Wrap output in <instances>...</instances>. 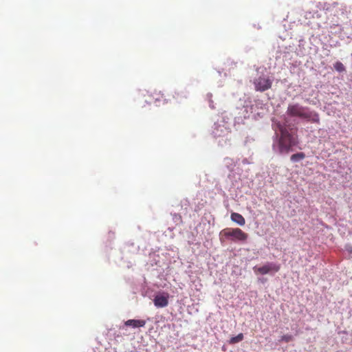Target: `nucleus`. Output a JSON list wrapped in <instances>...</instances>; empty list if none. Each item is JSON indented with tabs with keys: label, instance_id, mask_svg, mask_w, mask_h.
<instances>
[{
	"label": "nucleus",
	"instance_id": "obj_11",
	"mask_svg": "<svg viewBox=\"0 0 352 352\" xmlns=\"http://www.w3.org/2000/svg\"><path fill=\"white\" fill-rule=\"evenodd\" d=\"M333 68L338 72H344L346 71L344 65L340 61H337L333 64Z\"/></svg>",
	"mask_w": 352,
	"mask_h": 352
},
{
	"label": "nucleus",
	"instance_id": "obj_13",
	"mask_svg": "<svg viewBox=\"0 0 352 352\" xmlns=\"http://www.w3.org/2000/svg\"><path fill=\"white\" fill-rule=\"evenodd\" d=\"M281 341H284L285 342H289L293 340V336L292 335H284L281 337Z\"/></svg>",
	"mask_w": 352,
	"mask_h": 352
},
{
	"label": "nucleus",
	"instance_id": "obj_2",
	"mask_svg": "<svg viewBox=\"0 0 352 352\" xmlns=\"http://www.w3.org/2000/svg\"><path fill=\"white\" fill-rule=\"evenodd\" d=\"M280 135L278 140V149L280 153H288L293 146L298 144V140L294 135L284 126L279 128Z\"/></svg>",
	"mask_w": 352,
	"mask_h": 352
},
{
	"label": "nucleus",
	"instance_id": "obj_4",
	"mask_svg": "<svg viewBox=\"0 0 352 352\" xmlns=\"http://www.w3.org/2000/svg\"><path fill=\"white\" fill-rule=\"evenodd\" d=\"M280 265L275 263H267L261 267H254L253 270L256 274L265 275L270 273L278 272Z\"/></svg>",
	"mask_w": 352,
	"mask_h": 352
},
{
	"label": "nucleus",
	"instance_id": "obj_9",
	"mask_svg": "<svg viewBox=\"0 0 352 352\" xmlns=\"http://www.w3.org/2000/svg\"><path fill=\"white\" fill-rule=\"evenodd\" d=\"M173 98H175L176 102L180 103L183 101L184 99L187 98V94L184 90L175 91L173 94Z\"/></svg>",
	"mask_w": 352,
	"mask_h": 352
},
{
	"label": "nucleus",
	"instance_id": "obj_8",
	"mask_svg": "<svg viewBox=\"0 0 352 352\" xmlns=\"http://www.w3.org/2000/svg\"><path fill=\"white\" fill-rule=\"evenodd\" d=\"M231 220L239 226H244L245 223L244 217L241 214L237 212H232L231 214Z\"/></svg>",
	"mask_w": 352,
	"mask_h": 352
},
{
	"label": "nucleus",
	"instance_id": "obj_7",
	"mask_svg": "<svg viewBox=\"0 0 352 352\" xmlns=\"http://www.w3.org/2000/svg\"><path fill=\"white\" fill-rule=\"evenodd\" d=\"M146 324V321L144 320H134L130 319L124 322V325L127 327H132L133 328L142 327Z\"/></svg>",
	"mask_w": 352,
	"mask_h": 352
},
{
	"label": "nucleus",
	"instance_id": "obj_12",
	"mask_svg": "<svg viewBox=\"0 0 352 352\" xmlns=\"http://www.w3.org/2000/svg\"><path fill=\"white\" fill-rule=\"evenodd\" d=\"M243 334L242 333L238 334L235 337H232L230 340V344H236V343H238L241 341H242L243 340Z\"/></svg>",
	"mask_w": 352,
	"mask_h": 352
},
{
	"label": "nucleus",
	"instance_id": "obj_3",
	"mask_svg": "<svg viewBox=\"0 0 352 352\" xmlns=\"http://www.w3.org/2000/svg\"><path fill=\"white\" fill-rule=\"evenodd\" d=\"M221 236L232 241H245L248 239V234L244 232L240 228H227L222 230L220 232Z\"/></svg>",
	"mask_w": 352,
	"mask_h": 352
},
{
	"label": "nucleus",
	"instance_id": "obj_10",
	"mask_svg": "<svg viewBox=\"0 0 352 352\" xmlns=\"http://www.w3.org/2000/svg\"><path fill=\"white\" fill-rule=\"evenodd\" d=\"M305 157V154L304 153L301 152V153L293 154L291 156L290 160L292 162H298L300 160H303Z\"/></svg>",
	"mask_w": 352,
	"mask_h": 352
},
{
	"label": "nucleus",
	"instance_id": "obj_1",
	"mask_svg": "<svg viewBox=\"0 0 352 352\" xmlns=\"http://www.w3.org/2000/svg\"><path fill=\"white\" fill-rule=\"evenodd\" d=\"M287 114L291 117H298L306 120L311 123H320V116L317 112L310 111L308 107H303L298 103L289 104Z\"/></svg>",
	"mask_w": 352,
	"mask_h": 352
},
{
	"label": "nucleus",
	"instance_id": "obj_5",
	"mask_svg": "<svg viewBox=\"0 0 352 352\" xmlns=\"http://www.w3.org/2000/svg\"><path fill=\"white\" fill-rule=\"evenodd\" d=\"M254 84L256 91L263 92L271 88L272 82L270 78L260 76L254 80Z\"/></svg>",
	"mask_w": 352,
	"mask_h": 352
},
{
	"label": "nucleus",
	"instance_id": "obj_6",
	"mask_svg": "<svg viewBox=\"0 0 352 352\" xmlns=\"http://www.w3.org/2000/svg\"><path fill=\"white\" fill-rule=\"evenodd\" d=\"M168 294L156 295L153 300L155 306L160 308L166 307L168 305Z\"/></svg>",
	"mask_w": 352,
	"mask_h": 352
},
{
	"label": "nucleus",
	"instance_id": "obj_14",
	"mask_svg": "<svg viewBox=\"0 0 352 352\" xmlns=\"http://www.w3.org/2000/svg\"><path fill=\"white\" fill-rule=\"evenodd\" d=\"M161 98H163V95L161 96V97H156L155 98V100H160Z\"/></svg>",
	"mask_w": 352,
	"mask_h": 352
}]
</instances>
